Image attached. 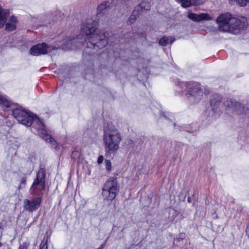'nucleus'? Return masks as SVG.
Segmentation results:
<instances>
[{
	"label": "nucleus",
	"instance_id": "1",
	"mask_svg": "<svg viewBox=\"0 0 249 249\" xmlns=\"http://www.w3.org/2000/svg\"><path fill=\"white\" fill-rule=\"evenodd\" d=\"M81 32L86 36L85 40L89 48L97 47L101 49L107 44L105 36L97 29V22L91 18H87L83 21Z\"/></svg>",
	"mask_w": 249,
	"mask_h": 249
},
{
	"label": "nucleus",
	"instance_id": "2",
	"mask_svg": "<svg viewBox=\"0 0 249 249\" xmlns=\"http://www.w3.org/2000/svg\"><path fill=\"white\" fill-rule=\"evenodd\" d=\"M76 42L75 39H71L70 37L61 38L56 42L53 47L47 46L45 43L38 44L32 46V55H38L46 54L51 52L53 49L61 48L63 50L72 49V44Z\"/></svg>",
	"mask_w": 249,
	"mask_h": 249
},
{
	"label": "nucleus",
	"instance_id": "3",
	"mask_svg": "<svg viewBox=\"0 0 249 249\" xmlns=\"http://www.w3.org/2000/svg\"><path fill=\"white\" fill-rule=\"evenodd\" d=\"M121 141V137L117 129L110 127L105 128L103 142L106 152L113 153L117 151L119 148Z\"/></svg>",
	"mask_w": 249,
	"mask_h": 249
},
{
	"label": "nucleus",
	"instance_id": "4",
	"mask_svg": "<svg viewBox=\"0 0 249 249\" xmlns=\"http://www.w3.org/2000/svg\"><path fill=\"white\" fill-rule=\"evenodd\" d=\"M178 86L186 89V96L191 104L198 103L202 99L203 91L200 85L196 82H179Z\"/></svg>",
	"mask_w": 249,
	"mask_h": 249
},
{
	"label": "nucleus",
	"instance_id": "5",
	"mask_svg": "<svg viewBox=\"0 0 249 249\" xmlns=\"http://www.w3.org/2000/svg\"><path fill=\"white\" fill-rule=\"evenodd\" d=\"M32 124H36V128L37 129L38 133L39 136L47 142L50 143L52 146L56 150L60 149L59 145L56 143L55 140L51 136L48 134L45 129V126L42 121L38 117L32 113Z\"/></svg>",
	"mask_w": 249,
	"mask_h": 249
},
{
	"label": "nucleus",
	"instance_id": "6",
	"mask_svg": "<svg viewBox=\"0 0 249 249\" xmlns=\"http://www.w3.org/2000/svg\"><path fill=\"white\" fill-rule=\"evenodd\" d=\"M119 191L116 179L110 178L105 183L102 190V195L105 199L112 200Z\"/></svg>",
	"mask_w": 249,
	"mask_h": 249
},
{
	"label": "nucleus",
	"instance_id": "7",
	"mask_svg": "<svg viewBox=\"0 0 249 249\" xmlns=\"http://www.w3.org/2000/svg\"><path fill=\"white\" fill-rule=\"evenodd\" d=\"M247 26V21L245 18L241 17L240 18H237L233 17L231 19L230 29L227 32L236 35L245 30Z\"/></svg>",
	"mask_w": 249,
	"mask_h": 249
},
{
	"label": "nucleus",
	"instance_id": "8",
	"mask_svg": "<svg viewBox=\"0 0 249 249\" xmlns=\"http://www.w3.org/2000/svg\"><path fill=\"white\" fill-rule=\"evenodd\" d=\"M14 117L21 124L26 126H31V116L29 112L22 108H16L13 111Z\"/></svg>",
	"mask_w": 249,
	"mask_h": 249
},
{
	"label": "nucleus",
	"instance_id": "9",
	"mask_svg": "<svg viewBox=\"0 0 249 249\" xmlns=\"http://www.w3.org/2000/svg\"><path fill=\"white\" fill-rule=\"evenodd\" d=\"M232 18L229 13L220 14L216 19V23L218 25L219 30L223 32H227L229 30L231 19Z\"/></svg>",
	"mask_w": 249,
	"mask_h": 249
},
{
	"label": "nucleus",
	"instance_id": "10",
	"mask_svg": "<svg viewBox=\"0 0 249 249\" xmlns=\"http://www.w3.org/2000/svg\"><path fill=\"white\" fill-rule=\"evenodd\" d=\"M46 172L44 168H40L36 174V178L32 183V190L41 192L44 189Z\"/></svg>",
	"mask_w": 249,
	"mask_h": 249
},
{
	"label": "nucleus",
	"instance_id": "11",
	"mask_svg": "<svg viewBox=\"0 0 249 249\" xmlns=\"http://www.w3.org/2000/svg\"><path fill=\"white\" fill-rule=\"evenodd\" d=\"M224 105L228 109L235 111L239 114H243L245 113V108L244 105L237 102L234 100H228L224 103Z\"/></svg>",
	"mask_w": 249,
	"mask_h": 249
},
{
	"label": "nucleus",
	"instance_id": "12",
	"mask_svg": "<svg viewBox=\"0 0 249 249\" xmlns=\"http://www.w3.org/2000/svg\"><path fill=\"white\" fill-rule=\"evenodd\" d=\"M109 14L110 7L108 2H103L97 6V16L99 18L107 17Z\"/></svg>",
	"mask_w": 249,
	"mask_h": 249
},
{
	"label": "nucleus",
	"instance_id": "13",
	"mask_svg": "<svg viewBox=\"0 0 249 249\" xmlns=\"http://www.w3.org/2000/svg\"><path fill=\"white\" fill-rule=\"evenodd\" d=\"M188 18L196 22H199L202 20H211L212 18L209 14L206 13H201L200 14H196L193 13L191 11L188 13Z\"/></svg>",
	"mask_w": 249,
	"mask_h": 249
},
{
	"label": "nucleus",
	"instance_id": "14",
	"mask_svg": "<svg viewBox=\"0 0 249 249\" xmlns=\"http://www.w3.org/2000/svg\"><path fill=\"white\" fill-rule=\"evenodd\" d=\"M177 2L181 4L183 7L186 8L192 4L199 5L204 2V0H176Z\"/></svg>",
	"mask_w": 249,
	"mask_h": 249
},
{
	"label": "nucleus",
	"instance_id": "15",
	"mask_svg": "<svg viewBox=\"0 0 249 249\" xmlns=\"http://www.w3.org/2000/svg\"><path fill=\"white\" fill-rule=\"evenodd\" d=\"M150 6L149 4H147L146 5V4L145 2H142L140 4V5H138L135 8V9L133 12L132 14L131 15V16L129 18V21L131 23H133L135 20H136V11L139 10L140 9H144L145 10H148L150 9Z\"/></svg>",
	"mask_w": 249,
	"mask_h": 249
},
{
	"label": "nucleus",
	"instance_id": "16",
	"mask_svg": "<svg viewBox=\"0 0 249 249\" xmlns=\"http://www.w3.org/2000/svg\"><path fill=\"white\" fill-rule=\"evenodd\" d=\"M17 18L14 16H11L8 22L6 24V30L9 32L15 30L17 27Z\"/></svg>",
	"mask_w": 249,
	"mask_h": 249
},
{
	"label": "nucleus",
	"instance_id": "17",
	"mask_svg": "<svg viewBox=\"0 0 249 249\" xmlns=\"http://www.w3.org/2000/svg\"><path fill=\"white\" fill-rule=\"evenodd\" d=\"M221 97L218 94H214L211 99V105L213 109H215L220 105Z\"/></svg>",
	"mask_w": 249,
	"mask_h": 249
},
{
	"label": "nucleus",
	"instance_id": "18",
	"mask_svg": "<svg viewBox=\"0 0 249 249\" xmlns=\"http://www.w3.org/2000/svg\"><path fill=\"white\" fill-rule=\"evenodd\" d=\"M175 40V39L173 37L163 36L159 40V44L163 46H166L170 43L171 44Z\"/></svg>",
	"mask_w": 249,
	"mask_h": 249
},
{
	"label": "nucleus",
	"instance_id": "19",
	"mask_svg": "<svg viewBox=\"0 0 249 249\" xmlns=\"http://www.w3.org/2000/svg\"><path fill=\"white\" fill-rule=\"evenodd\" d=\"M40 203L41 198L40 197H37L32 200V211L37 209L40 206Z\"/></svg>",
	"mask_w": 249,
	"mask_h": 249
},
{
	"label": "nucleus",
	"instance_id": "20",
	"mask_svg": "<svg viewBox=\"0 0 249 249\" xmlns=\"http://www.w3.org/2000/svg\"><path fill=\"white\" fill-rule=\"evenodd\" d=\"M0 104L5 106L6 107H8L10 106L9 101L6 99V98L0 94Z\"/></svg>",
	"mask_w": 249,
	"mask_h": 249
},
{
	"label": "nucleus",
	"instance_id": "21",
	"mask_svg": "<svg viewBox=\"0 0 249 249\" xmlns=\"http://www.w3.org/2000/svg\"><path fill=\"white\" fill-rule=\"evenodd\" d=\"M106 169L107 172H110L112 169L111 162L110 160H105Z\"/></svg>",
	"mask_w": 249,
	"mask_h": 249
},
{
	"label": "nucleus",
	"instance_id": "22",
	"mask_svg": "<svg viewBox=\"0 0 249 249\" xmlns=\"http://www.w3.org/2000/svg\"><path fill=\"white\" fill-rule=\"evenodd\" d=\"M39 249H48V246L47 244V241L44 242L42 241L41 242V244H40V248Z\"/></svg>",
	"mask_w": 249,
	"mask_h": 249
},
{
	"label": "nucleus",
	"instance_id": "23",
	"mask_svg": "<svg viewBox=\"0 0 249 249\" xmlns=\"http://www.w3.org/2000/svg\"><path fill=\"white\" fill-rule=\"evenodd\" d=\"M104 156L103 155H100L98 158V160H97V162L99 164H101L103 160H104Z\"/></svg>",
	"mask_w": 249,
	"mask_h": 249
},
{
	"label": "nucleus",
	"instance_id": "24",
	"mask_svg": "<svg viewBox=\"0 0 249 249\" xmlns=\"http://www.w3.org/2000/svg\"><path fill=\"white\" fill-rule=\"evenodd\" d=\"M18 249H27V246L26 243L23 244L22 245H20Z\"/></svg>",
	"mask_w": 249,
	"mask_h": 249
},
{
	"label": "nucleus",
	"instance_id": "25",
	"mask_svg": "<svg viewBox=\"0 0 249 249\" xmlns=\"http://www.w3.org/2000/svg\"><path fill=\"white\" fill-rule=\"evenodd\" d=\"M180 236H181V237L182 238H183V237H184V236H184V234H180Z\"/></svg>",
	"mask_w": 249,
	"mask_h": 249
},
{
	"label": "nucleus",
	"instance_id": "26",
	"mask_svg": "<svg viewBox=\"0 0 249 249\" xmlns=\"http://www.w3.org/2000/svg\"><path fill=\"white\" fill-rule=\"evenodd\" d=\"M26 202H27V203H28V204L29 205V204H30V201H29V200H26Z\"/></svg>",
	"mask_w": 249,
	"mask_h": 249
},
{
	"label": "nucleus",
	"instance_id": "27",
	"mask_svg": "<svg viewBox=\"0 0 249 249\" xmlns=\"http://www.w3.org/2000/svg\"><path fill=\"white\" fill-rule=\"evenodd\" d=\"M29 52H30V53H31V48L30 49Z\"/></svg>",
	"mask_w": 249,
	"mask_h": 249
},
{
	"label": "nucleus",
	"instance_id": "28",
	"mask_svg": "<svg viewBox=\"0 0 249 249\" xmlns=\"http://www.w3.org/2000/svg\"><path fill=\"white\" fill-rule=\"evenodd\" d=\"M24 182H25V181H24V180H23L22 181V182H21V183H24Z\"/></svg>",
	"mask_w": 249,
	"mask_h": 249
},
{
	"label": "nucleus",
	"instance_id": "29",
	"mask_svg": "<svg viewBox=\"0 0 249 249\" xmlns=\"http://www.w3.org/2000/svg\"><path fill=\"white\" fill-rule=\"evenodd\" d=\"M2 246V244L0 242V247Z\"/></svg>",
	"mask_w": 249,
	"mask_h": 249
},
{
	"label": "nucleus",
	"instance_id": "30",
	"mask_svg": "<svg viewBox=\"0 0 249 249\" xmlns=\"http://www.w3.org/2000/svg\"><path fill=\"white\" fill-rule=\"evenodd\" d=\"M209 92H210L209 91H208L207 92V94L209 93Z\"/></svg>",
	"mask_w": 249,
	"mask_h": 249
}]
</instances>
